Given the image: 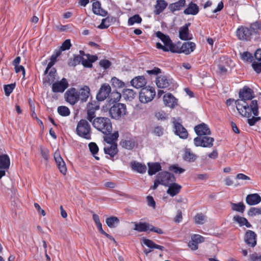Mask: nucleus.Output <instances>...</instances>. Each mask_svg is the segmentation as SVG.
I'll list each match as a JSON object with an SVG mask.
<instances>
[{
  "label": "nucleus",
  "instance_id": "obj_1",
  "mask_svg": "<svg viewBox=\"0 0 261 261\" xmlns=\"http://www.w3.org/2000/svg\"><path fill=\"white\" fill-rule=\"evenodd\" d=\"M235 104L239 113L243 117L250 118L252 115L255 116L258 115V106L256 100H251L249 102L236 100Z\"/></svg>",
  "mask_w": 261,
  "mask_h": 261
},
{
  "label": "nucleus",
  "instance_id": "obj_2",
  "mask_svg": "<svg viewBox=\"0 0 261 261\" xmlns=\"http://www.w3.org/2000/svg\"><path fill=\"white\" fill-rule=\"evenodd\" d=\"M94 128L103 134L112 132V123L111 119L107 117L99 116L95 118L91 123Z\"/></svg>",
  "mask_w": 261,
  "mask_h": 261
},
{
  "label": "nucleus",
  "instance_id": "obj_3",
  "mask_svg": "<svg viewBox=\"0 0 261 261\" xmlns=\"http://www.w3.org/2000/svg\"><path fill=\"white\" fill-rule=\"evenodd\" d=\"M155 34L156 36L164 44V45H163L161 43L157 42L156 43L157 48L162 49L164 51H170L172 53L176 52L175 50V45L172 43V40L168 35H165L160 31H158Z\"/></svg>",
  "mask_w": 261,
  "mask_h": 261
},
{
  "label": "nucleus",
  "instance_id": "obj_4",
  "mask_svg": "<svg viewBox=\"0 0 261 261\" xmlns=\"http://www.w3.org/2000/svg\"><path fill=\"white\" fill-rule=\"evenodd\" d=\"M76 133L79 136L86 140L91 139V128L87 120L81 119L78 122Z\"/></svg>",
  "mask_w": 261,
  "mask_h": 261
},
{
  "label": "nucleus",
  "instance_id": "obj_5",
  "mask_svg": "<svg viewBox=\"0 0 261 261\" xmlns=\"http://www.w3.org/2000/svg\"><path fill=\"white\" fill-rule=\"evenodd\" d=\"M109 112L112 118L119 120L126 114V105L121 103H116L110 108Z\"/></svg>",
  "mask_w": 261,
  "mask_h": 261
},
{
  "label": "nucleus",
  "instance_id": "obj_6",
  "mask_svg": "<svg viewBox=\"0 0 261 261\" xmlns=\"http://www.w3.org/2000/svg\"><path fill=\"white\" fill-rule=\"evenodd\" d=\"M99 109L98 101L93 100L87 104L85 112L86 113V120L92 123L93 119L96 117V112Z\"/></svg>",
  "mask_w": 261,
  "mask_h": 261
},
{
  "label": "nucleus",
  "instance_id": "obj_7",
  "mask_svg": "<svg viewBox=\"0 0 261 261\" xmlns=\"http://www.w3.org/2000/svg\"><path fill=\"white\" fill-rule=\"evenodd\" d=\"M155 95L154 88L148 86L141 89L139 93L140 101L146 103L151 101Z\"/></svg>",
  "mask_w": 261,
  "mask_h": 261
},
{
  "label": "nucleus",
  "instance_id": "obj_8",
  "mask_svg": "<svg viewBox=\"0 0 261 261\" xmlns=\"http://www.w3.org/2000/svg\"><path fill=\"white\" fill-rule=\"evenodd\" d=\"M236 33L238 39L244 41H250L253 37L250 29L245 25L239 26Z\"/></svg>",
  "mask_w": 261,
  "mask_h": 261
},
{
  "label": "nucleus",
  "instance_id": "obj_9",
  "mask_svg": "<svg viewBox=\"0 0 261 261\" xmlns=\"http://www.w3.org/2000/svg\"><path fill=\"white\" fill-rule=\"evenodd\" d=\"M214 139L211 137L202 136L197 137L194 139V143L196 146L211 148L213 146Z\"/></svg>",
  "mask_w": 261,
  "mask_h": 261
},
{
  "label": "nucleus",
  "instance_id": "obj_10",
  "mask_svg": "<svg viewBox=\"0 0 261 261\" xmlns=\"http://www.w3.org/2000/svg\"><path fill=\"white\" fill-rule=\"evenodd\" d=\"M156 176L160 181L161 185L166 187L176 180L174 175L167 171L161 172Z\"/></svg>",
  "mask_w": 261,
  "mask_h": 261
},
{
  "label": "nucleus",
  "instance_id": "obj_11",
  "mask_svg": "<svg viewBox=\"0 0 261 261\" xmlns=\"http://www.w3.org/2000/svg\"><path fill=\"white\" fill-rule=\"evenodd\" d=\"M156 85L159 88H169L173 85V79L166 75H161L156 78Z\"/></svg>",
  "mask_w": 261,
  "mask_h": 261
},
{
  "label": "nucleus",
  "instance_id": "obj_12",
  "mask_svg": "<svg viewBox=\"0 0 261 261\" xmlns=\"http://www.w3.org/2000/svg\"><path fill=\"white\" fill-rule=\"evenodd\" d=\"M66 100L72 105H75L79 100L78 91L75 88L68 89L64 95Z\"/></svg>",
  "mask_w": 261,
  "mask_h": 261
},
{
  "label": "nucleus",
  "instance_id": "obj_13",
  "mask_svg": "<svg viewBox=\"0 0 261 261\" xmlns=\"http://www.w3.org/2000/svg\"><path fill=\"white\" fill-rule=\"evenodd\" d=\"M69 86L67 80L63 77L60 81L55 82L51 86L54 93H63Z\"/></svg>",
  "mask_w": 261,
  "mask_h": 261
},
{
  "label": "nucleus",
  "instance_id": "obj_14",
  "mask_svg": "<svg viewBox=\"0 0 261 261\" xmlns=\"http://www.w3.org/2000/svg\"><path fill=\"white\" fill-rule=\"evenodd\" d=\"M239 98L238 100L250 102L254 97V93L251 88L247 86H244L239 91Z\"/></svg>",
  "mask_w": 261,
  "mask_h": 261
},
{
  "label": "nucleus",
  "instance_id": "obj_15",
  "mask_svg": "<svg viewBox=\"0 0 261 261\" xmlns=\"http://www.w3.org/2000/svg\"><path fill=\"white\" fill-rule=\"evenodd\" d=\"M54 158L56 165L61 173L64 175H66L67 173V167L64 161L61 156L60 152L59 150H57L55 152Z\"/></svg>",
  "mask_w": 261,
  "mask_h": 261
},
{
  "label": "nucleus",
  "instance_id": "obj_16",
  "mask_svg": "<svg viewBox=\"0 0 261 261\" xmlns=\"http://www.w3.org/2000/svg\"><path fill=\"white\" fill-rule=\"evenodd\" d=\"M205 238L198 234H193L191 236V240L188 243V246L193 251L198 249V244L204 242Z\"/></svg>",
  "mask_w": 261,
  "mask_h": 261
},
{
  "label": "nucleus",
  "instance_id": "obj_17",
  "mask_svg": "<svg viewBox=\"0 0 261 261\" xmlns=\"http://www.w3.org/2000/svg\"><path fill=\"white\" fill-rule=\"evenodd\" d=\"M111 91V88L109 84H102L96 95L97 101L99 102L105 100L109 96Z\"/></svg>",
  "mask_w": 261,
  "mask_h": 261
},
{
  "label": "nucleus",
  "instance_id": "obj_18",
  "mask_svg": "<svg viewBox=\"0 0 261 261\" xmlns=\"http://www.w3.org/2000/svg\"><path fill=\"white\" fill-rule=\"evenodd\" d=\"M244 241L249 247L254 248L257 244L256 234L252 230H248L245 234Z\"/></svg>",
  "mask_w": 261,
  "mask_h": 261
},
{
  "label": "nucleus",
  "instance_id": "obj_19",
  "mask_svg": "<svg viewBox=\"0 0 261 261\" xmlns=\"http://www.w3.org/2000/svg\"><path fill=\"white\" fill-rule=\"evenodd\" d=\"M194 130L198 137L210 135L211 134L208 125L204 123H202L194 127Z\"/></svg>",
  "mask_w": 261,
  "mask_h": 261
},
{
  "label": "nucleus",
  "instance_id": "obj_20",
  "mask_svg": "<svg viewBox=\"0 0 261 261\" xmlns=\"http://www.w3.org/2000/svg\"><path fill=\"white\" fill-rule=\"evenodd\" d=\"M164 104L170 108H174L177 105V99L171 94L168 93L163 97Z\"/></svg>",
  "mask_w": 261,
  "mask_h": 261
},
{
  "label": "nucleus",
  "instance_id": "obj_21",
  "mask_svg": "<svg viewBox=\"0 0 261 261\" xmlns=\"http://www.w3.org/2000/svg\"><path fill=\"white\" fill-rule=\"evenodd\" d=\"M196 44L195 43L192 42H185L181 45L180 51H176V53H182L185 54L186 55H189L191 53L194 51L195 49Z\"/></svg>",
  "mask_w": 261,
  "mask_h": 261
},
{
  "label": "nucleus",
  "instance_id": "obj_22",
  "mask_svg": "<svg viewBox=\"0 0 261 261\" xmlns=\"http://www.w3.org/2000/svg\"><path fill=\"white\" fill-rule=\"evenodd\" d=\"M199 11V8L198 6L193 2H191L184 10V13L185 15H196L198 13Z\"/></svg>",
  "mask_w": 261,
  "mask_h": 261
},
{
  "label": "nucleus",
  "instance_id": "obj_23",
  "mask_svg": "<svg viewBox=\"0 0 261 261\" xmlns=\"http://www.w3.org/2000/svg\"><path fill=\"white\" fill-rule=\"evenodd\" d=\"M130 83L132 86L139 89L144 88L147 82L144 76H138L132 80Z\"/></svg>",
  "mask_w": 261,
  "mask_h": 261
},
{
  "label": "nucleus",
  "instance_id": "obj_24",
  "mask_svg": "<svg viewBox=\"0 0 261 261\" xmlns=\"http://www.w3.org/2000/svg\"><path fill=\"white\" fill-rule=\"evenodd\" d=\"M175 133L180 138L186 139L188 136V133L186 129L178 122L174 123Z\"/></svg>",
  "mask_w": 261,
  "mask_h": 261
},
{
  "label": "nucleus",
  "instance_id": "obj_25",
  "mask_svg": "<svg viewBox=\"0 0 261 261\" xmlns=\"http://www.w3.org/2000/svg\"><path fill=\"white\" fill-rule=\"evenodd\" d=\"M78 95H79V100H81L82 102L87 101L90 95V88L87 86H83L78 91Z\"/></svg>",
  "mask_w": 261,
  "mask_h": 261
},
{
  "label": "nucleus",
  "instance_id": "obj_26",
  "mask_svg": "<svg viewBox=\"0 0 261 261\" xmlns=\"http://www.w3.org/2000/svg\"><path fill=\"white\" fill-rule=\"evenodd\" d=\"M168 6V3L165 0H157L154 7V14L159 15L163 12Z\"/></svg>",
  "mask_w": 261,
  "mask_h": 261
},
{
  "label": "nucleus",
  "instance_id": "obj_27",
  "mask_svg": "<svg viewBox=\"0 0 261 261\" xmlns=\"http://www.w3.org/2000/svg\"><path fill=\"white\" fill-rule=\"evenodd\" d=\"M92 11L94 14L101 16H106L108 14V12L101 8V3L99 1L92 4Z\"/></svg>",
  "mask_w": 261,
  "mask_h": 261
},
{
  "label": "nucleus",
  "instance_id": "obj_28",
  "mask_svg": "<svg viewBox=\"0 0 261 261\" xmlns=\"http://www.w3.org/2000/svg\"><path fill=\"white\" fill-rule=\"evenodd\" d=\"M103 135V140L107 143L108 145L117 144L116 141L119 137V133L118 131L114 132L112 134L110 133V134Z\"/></svg>",
  "mask_w": 261,
  "mask_h": 261
},
{
  "label": "nucleus",
  "instance_id": "obj_29",
  "mask_svg": "<svg viewBox=\"0 0 261 261\" xmlns=\"http://www.w3.org/2000/svg\"><path fill=\"white\" fill-rule=\"evenodd\" d=\"M260 201L261 197L257 193L248 194L246 197V202L249 205H256Z\"/></svg>",
  "mask_w": 261,
  "mask_h": 261
},
{
  "label": "nucleus",
  "instance_id": "obj_30",
  "mask_svg": "<svg viewBox=\"0 0 261 261\" xmlns=\"http://www.w3.org/2000/svg\"><path fill=\"white\" fill-rule=\"evenodd\" d=\"M168 187V189L167 193L171 197L177 195L180 192L182 188L180 185L174 182L170 184Z\"/></svg>",
  "mask_w": 261,
  "mask_h": 261
},
{
  "label": "nucleus",
  "instance_id": "obj_31",
  "mask_svg": "<svg viewBox=\"0 0 261 261\" xmlns=\"http://www.w3.org/2000/svg\"><path fill=\"white\" fill-rule=\"evenodd\" d=\"M119 145L124 149L132 150L137 144L134 139L130 138L128 140L122 139L120 141Z\"/></svg>",
  "mask_w": 261,
  "mask_h": 261
},
{
  "label": "nucleus",
  "instance_id": "obj_32",
  "mask_svg": "<svg viewBox=\"0 0 261 261\" xmlns=\"http://www.w3.org/2000/svg\"><path fill=\"white\" fill-rule=\"evenodd\" d=\"M105 154L110 155V158H114L118 152L117 144H113L106 146L103 148Z\"/></svg>",
  "mask_w": 261,
  "mask_h": 261
},
{
  "label": "nucleus",
  "instance_id": "obj_33",
  "mask_svg": "<svg viewBox=\"0 0 261 261\" xmlns=\"http://www.w3.org/2000/svg\"><path fill=\"white\" fill-rule=\"evenodd\" d=\"M85 56V52L83 50L80 51L79 55H74L73 58H70L68 60V65L70 67H74L81 63L83 59V56Z\"/></svg>",
  "mask_w": 261,
  "mask_h": 261
},
{
  "label": "nucleus",
  "instance_id": "obj_34",
  "mask_svg": "<svg viewBox=\"0 0 261 261\" xmlns=\"http://www.w3.org/2000/svg\"><path fill=\"white\" fill-rule=\"evenodd\" d=\"M186 5V0H178L175 3L170 4L169 6V9L171 12L174 13L175 11L181 10Z\"/></svg>",
  "mask_w": 261,
  "mask_h": 261
},
{
  "label": "nucleus",
  "instance_id": "obj_35",
  "mask_svg": "<svg viewBox=\"0 0 261 261\" xmlns=\"http://www.w3.org/2000/svg\"><path fill=\"white\" fill-rule=\"evenodd\" d=\"M130 167L133 170L141 174L145 173L147 169L145 164L136 161L132 162Z\"/></svg>",
  "mask_w": 261,
  "mask_h": 261
},
{
  "label": "nucleus",
  "instance_id": "obj_36",
  "mask_svg": "<svg viewBox=\"0 0 261 261\" xmlns=\"http://www.w3.org/2000/svg\"><path fill=\"white\" fill-rule=\"evenodd\" d=\"M190 23H187L182 26L179 31V37L182 40H188L191 39L189 37V26Z\"/></svg>",
  "mask_w": 261,
  "mask_h": 261
},
{
  "label": "nucleus",
  "instance_id": "obj_37",
  "mask_svg": "<svg viewBox=\"0 0 261 261\" xmlns=\"http://www.w3.org/2000/svg\"><path fill=\"white\" fill-rule=\"evenodd\" d=\"M134 229L138 232H147L149 231L150 224L147 222H134Z\"/></svg>",
  "mask_w": 261,
  "mask_h": 261
},
{
  "label": "nucleus",
  "instance_id": "obj_38",
  "mask_svg": "<svg viewBox=\"0 0 261 261\" xmlns=\"http://www.w3.org/2000/svg\"><path fill=\"white\" fill-rule=\"evenodd\" d=\"M10 165V159L8 154L0 155V169H8Z\"/></svg>",
  "mask_w": 261,
  "mask_h": 261
},
{
  "label": "nucleus",
  "instance_id": "obj_39",
  "mask_svg": "<svg viewBox=\"0 0 261 261\" xmlns=\"http://www.w3.org/2000/svg\"><path fill=\"white\" fill-rule=\"evenodd\" d=\"M148 173L149 175H153L156 172L161 170V164L158 162L148 163Z\"/></svg>",
  "mask_w": 261,
  "mask_h": 261
},
{
  "label": "nucleus",
  "instance_id": "obj_40",
  "mask_svg": "<svg viewBox=\"0 0 261 261\" xmlns=\"http://www.w3.org/2000/svg\"><path fill=\"white\" fill-rule=\"evenodd\" d=\"M183 159L187 162H193L196 159V155L193 153L190 149L186 148L183 154Z\"/></svg>",
  "mask_w": 261,
  "mask_h": 261
},
{
  "label": "nucleus",
  "instance_id": "obj_41",
  "mask_svg": "<svg viewBox=\"0 0 261 261\" xmlns=\"http://www.w3.org/2000/svg\"><path fill=\"white\" fill-rule=\"evenodd\" d=\"M143 243L150 249H157L161 251L164 250L165 249L164 246L156 244L153 241L149 239H144Z\"/></svg>",
  "mask_w": 261,
  "mask_h": 261
},
{
  "label": "nucleus",
  "instance_id": "obj_42",
  "mask_svg": "<svg viewBox=\"0 0 261 261\" xmlns=\"http://www.w3.org/2000/svg\"><path fill=\"white\" fill-rule=\"evenodd\" d=\"M50 69V71L44 80V83H46L49 85L53 84L55 82L56 73V70L55 68H51Z\"/></svg>",
  "mask_w": 261,
  "mask_h": 261
},
{
  "label": "nucleus",
  "instance_id": "obj_43",
  "mask_svg": "<svg viewBox=\"0 0 261 261\" xmlns=\"http://www.w3.org/2000/svg\"><path fill=\"white\" fill-rule=\"evenodd\" d=\"M106 222L110 228H114L119 224V220L117 217L111 216L106 219Z\"/></svg>",
  "mask_w": 261,
  "mask_h": 261
},
{
  "label": "nucleus",
  "instance_id": "obj_44",
  "mask_svg": "<svg viewBox=\"0 0 261 261\" xmlns=\"http://www.w3.org/2000/svg\"><path fill=\"white\" fill-rule=\"evenodd\" d=\"M123 95L125 99L131 101L135 98L136 93L133 89H125L123 90Z\"/></svg>",
  "mask_w": 261,
  "mask_h": 261
},
{
  "label": "nucleus",
  "instance_id": "obj_45",
  "mask_svg": "<svg viewBox=\"0 0 261 261\" xmlns=\"http://www.w3.org/2000/svg\"><path fill=\"white\" fill-rule=\"evenodd\" d=\"M249 28L250 29L252 35L254 36L261 31V22L258 21L253 22L250 24Z\"/></svg>",
  "mask_w": 261,
  "mask_h": 261
},
{
  "label": "nucleus",
  "instance_id": "obj_46",
  "mask_svg": "<svg viewBox=\"0 0 261 261\" xmlns=\"http://www.w3.org/2000/svg\"><path fill=\"white\" fill-rule=\"evenodd\" d=\"M231 209L232 211L243 213L245 209V205L243 202L238 203H231Z\"/></svg>",
  "mask_w": 261,
  "mask_h": 261
},
{
  "label": "nucleus",
  "instance_id": "obj_47",
  "mask_svg": "<svg viewBox=\"0 0 261 261\" xmlns=\"http://www.w3.org/2000/svg\"><path fill=\"white\" fill-rule=\"evenodd\" d=\"M195 223L196 224H203L206 219V216L202 213H197L194 218Z\"/></svg>",
  "mask_w": 261,
  "mask_h": 261
},
{
  "label": "nucleus",
  "instance_id": "obj_48",
  "mask_svg": "<svg viewBox=\"0 0 261 261\" xmlns=\"http://www.w3.org/2000/svg\"><path fill=\"white\" fill-rule=\"evenodd\" d=\"M39 150L42 157L46 163H48L49 160V150L43 146H40Z\"/></svg>",
  "mask_w": 261,
  "mask_h": 261
},
{
  "label": "nucleus",
  "instance_id": "obj_49",
  "mask_svg": "<svg viewBox=\"0 0 261 261\" xmlns=\"http://www.w3.org/2000/svg\"><path fill=\"white\" fill-rule=\"evenodd\" d=\"M142 18L138 14H136L130 17L128 20V25H133L135 23H140L142 22Z\"/></svg>",
  "mask_w": 261,
  "mask_h": 261
},
{
  "label": "nucleus",
  "instance_id": "obj_50",
  "mask_svg": "<svg viewBox=\"0 0 261 261\" xmlns=\"http://www.w3.org/2000/svg\"><path fill=\"white\" fill-rule=\"evenodd\" d=\"M89 148L91 153L94 155L95 159L99 160V158L98 156H95L98 151V147L97 144L94 142H91L89 144Z\"/></svg>",
  "mask_w": 261,
  "mask_h": 261
},
{
  "label": "nucleus",
  "instance_id": "obj_51",
  "mask_svg": "<svg viewBox=\"0 0 261 261\" xmlns=\"http://www.w3.org/2000/svg\"><path fill=\"white\" fill-rule=\"evenodd\" d=\"M58 113L62 116H68L70 114L69 108L66 106H59L57 109Z\"/></svg>",
  "mask_w": 261,
  "mask_h": 261
},
{
  "label": "nucleus",
  "instance_id": "obj_52",
  "mask_svg": "<svg viewBox=\"0 0 261 261\" xmlns=\"http://www.w3.org/2000/svg\"><path fill=\"white\" fill-rule=\"evenodd\" d=\"M111 84L112 86L118 88H122L124 86V83L116 77L112 78Z\"/></svg>",
  "mask_w": 261,
  "mask_h": 261
},
{
  "label": "nucleus",
  "instance_id": "obj_53",
  "mask_svg": "<svg viewBox=\"0 0 261 261\" xmlns=\"http://www.w3.org/2000/svg\"><path fill=\"white\" fill-rule=\"evenodd\" d=\"M169 169L170 171H172L176 174H180L181 173H182L185 171L184 169L178 167V166L177 164L170 166Z\"/></svg>",
  "mask_w": 261,
  "mask_h": 261
},
{
  "label": "nucleus",
  "instance_id": "obj_54",
  "mask_svg": "<svg viewBox=\"0 0 261 261\" xmlns=\"http://www.w3.org/2000/svg\"><path fill=\"white\" fill-rule=\"evenodd\" d=\"M241 58L244 61L251 62L253 61V57L249 52L245 51L241 55Z\"/></svg>",
  "mask_w": 261,
  "mask_h": 261
},
{
  "label": "nucleus",
  "instance_id": "obj_55",
  "mask_svg": "<svg viewBox=\"0 0 261 261\" xmlns=\"http://www.w3.org/2000/svg\"><path fill=\"white\" fill-rule=\"evenodd\" d=\"M248 215L251 217L261 215V207H251L248 211Z\"/></svg>",
  "mask_w": 261,
  "mask_h": 261
},
{
  "label": "nucleus",
  "instance_id": "obj_56",
  "mask_svg": "<svg viewBox=\"0 0 261 261\" xmlns=\"http://www.w3.org/2000/svg\"><path fill=\"white\" fill-rule=\"evenodd\" d=\"M57 58L52 55L50 58V61L48 63L47 67L44 71V74H46L48 70L54 65L57 61Z\"/></svg>",
  "mask_w": 261,
  "mask_h": 261
},
{
  "label": "nucleus",
  "instance_id": "obj_57",
  "mask_svg": "<svg viewBox=\"0 0 261 261\" xmlns=\"http://www.w3.org/2000/svg\"><path fill=\"white\" fill-rule=\"evenodd\" d=\"M15 87V84H11L9 85H5L4 89L5 91V95L9 96L10 94L12 92Z\"/></svg>",
  "mask_w": 261,
  "mask_h": 261
},
{
  "label": "nucleus",
  "instance_id": "obj_58",
  "mask_svg": "<svg viewBox=\"0 0 261 261\" xmlns=\"http://www.w3.org/2000/svg\"><path fill=\"white\" fill-rule=\"evenodd\" d=\"M247 122L249 126H253L255 124V123L260 120V117L257 116H252V117L247 118Z\"/></svg>",
  "mask_w": 261,
  "mask_h": 261
},
{
  "label": "nucleus",
  "instance_id": "obj_59",
  "mask_svg": "<svg viewBox=\"0 0 261 261\" xmlns=\"http://www.w3.org/2000/svg\"><path fill=\"white\" fill-rule=\"evenodd\" d=\"M71 46L70 40L69 39H66L65 40L62 45L60 47L61 50L64 51L70 49Z\"/></svg>",
  "mask_w": 261,
  "mask_h": 261
},
{
  "label": "nucleus",
  "instance_id": "obj_60",
  "mask_svg": "<svg viewBox=\"0 0 261 261\" xmlns=\"http://www.w3.org/2000/svg\"><path fill=\"white\" fill-rule=\"evenodd\" d=\"M233 220L238 222L241 226L244 225V223L246 221V219L244 217H242L239 216H234L233 218Z\"/></svg>",
  "mask_w": 261,
  "mask_h": 261
},
{
  "label": "nucleus",
  "instance_id": "obj_61",
  "mask_svg": "<svg viewBox=\"0 0 261 261\" xmlns=\"http://www.w3.org/2000/svg\"><path fill=\"white\" fill-rule=\"evenodd\" d=\"M252 66L257 73L261 72V61L253 62L252 64Z\"/></svg>",
  "mask_w": 261,
  "mask_h": 261
},
{
  "label": "nucleus",
  "instance_id": "obj_62",
  "mask_svg": "<svg viewBox=\"0 0 261 261\" xmlns=\"http://www.w3.org/2000/svg\"><path fill=\"white\" fill-rule=\"evenodd\" d=\"M99 65L104 69H107L109 68L111 65V62L108 60L104 59L99 62Z\"/></svg>",
  "mask_w": 261,
  "mask_h": 261
},
{
  "label": "nucleus",
  "instance_id": "obj_63",
  "mask_svg": "<svg viewBox=\"0 0 261 261\" xmlns=\"http://www.w3.org/2000/svg\"><path fill=\"white\" fill-rule=\"evenodd\" d=\"M98 230L99 231V232L105 235L107 238H109L110 239H112V237L111 236H110V234H109L108 233H107L106 232H105L103 229H102V224L101 223H100L99 224H97V225H96Z\"/></svg>",
  "mask_w": 261,
  "mask_h": 261
},
{
  "label": "nucleus",
  "instance_id": "obj_64",
  "mask_svg": "<svg viewBox=\"0 0 261 261\" xmlns=\"http://www.w3.org/2000/svg\"><path fill=\"white\" fill-rule=\"evenodd\" d=\"M251 261H261V255H258L256 252L250 255Z\"/></svg>",
  "mask_w": 261,
  "mask_h": 261
}]
</instances>
